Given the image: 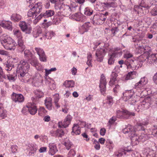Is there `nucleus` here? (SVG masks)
<instances>
[{"label": "nucleus", "mask_w": 157, "mask_h": 157, "mask_svg": "<svg viewBox=\"0 0 157 157\" xmlns=\"http://www.w3.org/2000/svg\"><path fill=\"white\" fill-rule=\"evenodd\" d=\"M42 7L40 3H37L35 4L32 8L30 9L28 11L27 15L28 17L32 19L35 18L33 21L34 24L36 25L43 17L44 18L49 17L53 16L55 14L53 10H48L45 12L41 13L37 16L42 11Z\"/></svg>", "instance_id": "obj_1"}, {"label": "nucleus", "mask_w": 157, "mask_h": 157, "mask_svg": "<svg viewBox=\"0 0 157 157\" xmlns=\"http://www.w3.org/2000/svg\"><path fill=\"white\" fill-rule=\"evenodd\" d=\"M1 44L7 50H14L15 43L13 40L6 34H4L0 36Z\"/></svg>", "instance_id": "obj_2"}, {"label": "nucleus", "mask_w": 157, "mask_h": 157, "mask_svg": "<svg viewBox=\"0 0 157 157\" xmlns=\"http://www.w3.org/2000/svg\"><path fill=\"white\" fill-rule=\"evenodd\" d=\"M30 65L29 63L24 60H21L17 67V72L20 74V76L23 77L28 73Z\"/></svg>", "instance_id": "obj_3"}, {"label": "nucleus", "mask_w": 157, "mask_h": 157, "mask_svg": "<svg viewBox=\"0 0 157 157\" xmlns=\"http://www.w3.org/2000/svg\"><path fill=\"white\" fill-rule=\"evenodd\" d=\"M123 100L124 101H128L131 105H134L136 102L134 92L133 90H127L123 93Z\"/></svg>", "instance_id": "obj_4"}, {"label": "nucleus", "mask_w": 157, "mask_h": 157, "mask_svg": "<svg viewBox=\"0 0 157 157\" xmlns=\"http://www.w3.org/2000/svg\"><path fill=\"white\" fill-rule=\"evenodd\" d=\"M148 139V136L147 135L142 134L140 136H138L135 133L134 136L131 137V144L132 145H135L139 144L140 140L144 142Z\"/></svg>", "instance_id": "obj_5"}, {"label": "nucleus", "mask_w": 157, "mask_h": 157, "mask_svg": "<svg viewBox=\"0 0 157 157\" xmlns=\"http://www.w3.org/2000/svg\"><path fill=\"white\" fill-rule=\"evenodd\" d=\"M86 125V122L82 121H80L78 124H74L72 128L71 134L73 135H79L81 133L80 127L83 128Z\"/></svg>", "instance_id": "obj_6"}, {"label": "nucleus", "mask_w": 157, "mask_h": 157, "mask_svg": "<svg viewBox=\"0 0 157 157\" xmlns=\"http://www.w3.org/2000/svg\"><path fill=\"white\" fill-rule=\"evenodd\" d=\"M119 50V49L117 48H115L112 50V54L110 55V58L108 60V63L110 65L113 64L115 61L114 58L117 57L119 55H120L121 53L118 52Z\"/></svg>", "instance_id": "obj_7"}, {"label": "nucleus", "mask_w": 157, "mask_h": 157, "mask_svg": "<svg viewBox=\"0 0 157 157\" xmlns=\"http://www.w3.org/2000/svg\"><path fill=\"white\" fill-rule=\"evenodd\" d=\"M106 19V17L103 14H99L94 16L93 19V24L99 25L103 23Z\"/></svg>", "instance_id": "obj_8"}, {"label": "nucleus", "mask_w": 157, "mask_h": 157, "mask_svg": "<svg viewBox=\"0 0 157 157\" xmlns=\"http://www.w3.org/2000/svg\"><path fill=\"white\" fill-rule=\"evenodd\" d=\"M151 102V99L150 97L148 96L145 98L141 104L138 105L136 106V107H138V109L141 110L147 109H148L150 105Z\"/></svg>", "instance_id": "obj_9"}, {"label": "nucleus", "mask_w": 157, "mask_h": 157, "mask_svg": "<svg viewBox=\"0 0 157 157\" xmlns=\"http://www.w3.org/2000/svg\"><path fill=\"white\" fill-rule=\"evenodd\" d=\"M106 52L107 49H105V47H104V46H103L102 48H100V49H98L95 54L97 61L101 62Z\"/></svg>", "instance_id": "obj_10"}, {"label": "nucleus", "mask_w": 157, "mask_h": 157, "mask_svg": "<svg viewBox=\"0 0 157 157\" xmlns=\"http://www.w3.org/2000/svg\"><path fill=\"white\" fill-rule=\"evenodd\" d=\"M117 117L119 118L127 119L130 115L134 116V113H131L125 110H118L116 112Z\"/></svg>", "instance_id": "obj_11"}, {"label": "nucleus", "mask_w": 157, "mask_h": 157, "mask_svg": "<svg viewBox=\"0 0 157 157\" xmlns=\"http://www.w3.org/2000/svg\"><path fill=\"white\" fill-rule=\"evenodd\" d=\"M19 26L21 30L26 34H30L32 31L30 26L24 21H21L19 24Z\"/></svg>", "instance_id": "obj_12"}, {"label": "nucleus", "mask_w": 157, "mask_h": 157, "mask_svg": "<svg viewBox=\"0 0 157 157\" xmlns=\"http://www.w3.org/2000/svg\"><path fill=\"white\" fill-rule=\"evenodd\" d=\"M35 50L39 56L40 61L46 62L47 61V57L43 49L39 47H36Z\"/></svg>", "instance_id": "obj_13"}, {"label": "nucleus", "mask_w": 157, "mask_h": 157, "mask_svg": "<svg viewBox=\"0 0 157 157\" xmlns=\"http://www.w3.org/2000/svg\"><path fill=\"white\" fill-rule=\"evenodd\" d=\"M136 130L134 128L133 126L130 124L128 125L125 128L123 129L122 132L124 134H128V135L131 138L134 136Z\"/></svg>", "instance_id": "obj_14"}, {"label": "nucleus", "mask_w": 157, "mask_h": 157, "mask_svg": "<svg viewBox=\"0 0 157 157\" xmlns=\"http://www.w3.org/2000/svg\"><path fill=\"white\" fill-rule=\"evenodd\" d=\"M107 82L106 79L104 75L102 74L101 76L100 81L99 87L101 93H103L106 90V85Z\"/></svg>", "instance_id": "obj_15"}, {"label": "nucleus", "mask_w": 157, "mask_h": 157, "mask_svg": "<svg viewBox=\"0 0 157 157\" xmlns=\"http://www.w3.org/2000/svg\"><path fill=\"white\" fill-rule=\"evenodd\" d=\"M72 119L71 116L70 115H68L65 117L63 122H59L58 123V126L59 128L63 127L66 128L71 123Z\"/></svg>", "instance_id": "obj_16"}, {"label": "nucleus", "mask_w": 157, "mask_h": 157, "mask_svg": "<svg viewBox=\"0 0 157 157\" xmlns=\"http://www.w3.org/2000/svg\"><path fill=\"white\" fill-rule=\"evenodd\" d=\"M10 81H14L15 80V77L12 75L8 74L6 76L3 72L2 69L0 67V82H3L4 79L6 78Z\"/></svg>", "instance_id": "obj_17"}, {"label": "nucleus", "mask_w": 157, "mask_h": 157, "mask_svg": "<svg viewBox=\"0 0 157 157\" xmlns=\"http://www.w3.org/2000/svg\"><path fill=\"white\" fill-rule=\"evenodd\" d=\"M144 85L142 84L139 82L135 84L134 86V88L137 90V91L139 93L138 94V95H140V97H142L143 96H144V93L146 91L143 88Z\"/></svg>", "instance_id": "obj_18"}, {"label": "nucleus", "mask_w": 157, "mask_h": 157, "mask_svg": "<svg viewBox=\"0 0 157 157\" xmlns=\"http://www.w3.org/2000/svg\"><path fill=\"white\" fill-rule=\"evenodd\" d=\"M11 97L12 100L15 102H22L24 100V97L21 94H17L13 93L11 95Z\"/></svg>", "instance_id": "obj_19"}, {"label": "nucleus", "mask_w": 157, "mask_h": 157, "mask_svg": "<svg viewBox=\"0 0 157 157\" xmlns=\"http://www.w3.org/2000/svg\"><path fill=\"white\" fill-rule=\"evenodd\" d=\"M155 151L149 148H145L143 151L144 157H155Z\"/></svg>", "instance_id": "obj_20"}, {"label": "nucleus", "mask_w": 157, "mask_h": 157, "mask_svg": "<svg viewBox=\"0 0 157 157\" xmlns=\"http://www.w3.org/2000/svg\"><path fill=\"white\" fill-rule=\"evenodd\" d=\"M72 18L77 21L84 22L86 21V17L80 13H76L72 15Z\"/></svg>", "instance_id": "obj_21"}, {"label": "nucleus", "mask_w": 157, "mask_h": 157, "mask_svg": "<svg viewBox=\"0 0 157 157\" xmlns=\"http://www.w3.org/2000/svg\"><path fill=\"white\" fill-rule=\"evenodd\" d=\"M90 27L89 22H85L82 25L79 27V32L82 34L87 32Z\"/></svg>", "instance_id": "obj_22"}, {"label": "nucleus", "mask_w": 157, "mask_h": 157, "mask_svg": "<svg viewBox=\"0 0 157 157\" xmlns=\"http://www.w3.org/2000/svg\"><path fill=\"white\" fill-rule=\"evenodd\" d=\"M42 34V29L40 27L37 26L33 29L32 34L35 38H36Z\"/></svg>", "instance_id": "obj_23"}, {"label": "nucleus", "mask_w": 157, "mask_h": 157, "mask_svg": "<svg viewBox=\"0 0 157 157\" xmlns=\"http://www.w3.org/2000/svg\"><path fill=\"white\" fill-rule=\"evenodd\" d=\"M129 65L131 67L135 69H138L139 67H141L143 65L141 63H139L137 60H132L129 63Z\"/></svg>", "instance_id": "obj_24"}, {"label": "nucleus", "mask_w": 157, "mask_h": 157, "mask_svg": "<svg viewBox=\"0 0 157 157\" xmlns=\"http://www.w3.org/2000/svg\"><path fill=\"white\" fill-rule=\"evenodd\" d=\"M28 106H29V112L31 115H34L36 113L37 109L35 105L29 103Z\"/></svg>", "instance_id": "obj_25"}, {"label": "nucleus", "mask_w": 157, "mask_h": 157, "mask_svg": "<svg viewBox=\"0 0 157 157\" xmlns=\"http://www.w3.org/2000/svg\"><path fill=\"white\" fill-rule=\"evenodd\" d=\"M49 153L51 155H54L58 150L56 145L54 143H50L49 145Z\"/></svg>", "instance_id": "obj_26"}, {"label": "nucleus", "mask_w": 157, "mask_h": 157, "mask_svg": "<svg viewBox=\"0 0 157 157\" xmlns=\"http://www.w3.org/2000/svg\"><path fill=\"white\" fill-rule=\"evenodd\" d=\"M117 76V74L114 72H113L111 75L110 81L109 82L110 86H112L116 83V78Z\"/></svg>", "instance_id": "obj_27"}, {"label": "nucleus", "mask_w": 157, "mask_h": 157, "mask_svg": "<svg viewBox=\"0 0 157 157\" xmlns=\"http://www.w3.org/2000/svg\"><path fill=\"white\" fill-rule=\"evenodd\" d=\"M52 99L50 97L47 98L45 100V104L47 108L49 110L52 109Z\"/></svg>", "instance_id": "obj_28"}, {"label": "nucleus", "mask_w": 157, "mask_h": 157, "mask_svg": "<svg viewBox=\"0 0 157 157\" xmlns=\"http://www.w3.org/2000/svg\"><path fill=\"white\" fill-rule=\"evenodd\" d=\"M147 62L150 64L154 63H156L157 62V58L154 55H151L148 56H147Z\"/></svg>", "instance_id": "obj_29"}, {"label": "nucleus", "mask_w": 157, "mask_h": 157, "mask_svg": "<svg viewBox=\"0 0 157 157\" xmlns=\"http://www.w3.org/2000/svg\"><path fill=\"white\" fill-rule=\"evenodd\" d=\"M30 63L31 65L36 67L37 70L40 71L41 70V67L38 68L37 67V66H39L40 65V64L36 58H32L31 60Z\"/></svg>", "instance_id": "obj_30"}, {"label": "nucleus", "mask_w": 157, "mask_h": 157, "mask_svg": "<svg viewBox=\"0 0 157 157\" xmlns=\"http://www.w3.org/2000/svg\"><path fill=\"white\" fill-rule=\"evenodd\" d=\"M10 18L12 21L14 22H18L21 20V16L19 14L15 13L12 14Z\"/></svg>", "instance_id": "obj_31"}, {"label": "nucleus", "mask_w": 157, "mask_h": 157, "mask_svg": "<svg viewBox=\"0 0 157 157\" xmlns=\"http://www.w3.org/2000/svg\"><path fill=\"white\" fill-rule=\"evenodd\" d=\"M13 35L17 39L22 38L23 37L21 32L19 30L14 29L13 30Z\"/></svg>", "instance_id": "obj_32"}, {"label": "nucleus", "mask_w": 157, "mask_h": 157, "mask_svg": "<svg viewBox=\"0 0 157 157\" xmlns=\"http://www.w3.org/2000/svg\"><path fill=\"white\" fill-rule=\"evenodd\" d=\"M63 13L65 16L67 17L72 13V10L70 7L68 6H65L63 10Z\"/></svg>", "instance_id": "obj_33"}, {"label": "nucleus", "mask_w": 157, "mask_h": 157, "mask_svg": "<svg viewBox=\"0 0 157 157\" xmlns=\"http://www.w3.org/2000/svg\"><path fill=\"white\" fill-rule=\"evenodd\" d=\"M148 122H144L142 123H139L138 124V125L136 127L137 128V130L144 131L145 130V128L144 126L147 124Z\"/></svg>", "instance_id": "obj_34"}, {"label": "nucleus", "mask_w": 157, "mask_h": 157, "mask_svg": "<svg viewBox=\"0 0 157 157\" xmlns=\"http://www.w3.org/2000/svg\"><path fill=\"white\" fill-rule=\"evenodd\" d=\"M6 116V111L4 109L2 104L0 103V117L2 118H4Z\"/></svg>", "instance_id": "obj_35"}, {"label": "nucleus", "mask_w": 157, "mask_h": 157, "mask_svg": "<svg viewBox=\"0 0 157 157\" xmlns=\"http://www.w3.org/2000/svg\"><path fill=\"white\" fill-rule=\"evenodd\" d=\"M63 144L67 150H69L73 145L72 143L67 138L65 140Z\"/></svg>", "instance_id": "obj_36"}, {"label": "nucleus", "mask_w": 157, "mask_h": 157, "mask_svg": "<svg viewBox=\"0 0 157 157\" xmlns=\"http://www.w3.org/2000/svg\"><path fill=\"white\" fill-rule=\"evenodd\" d=\"M136 72L134 71L129 72L127 75L125 79L126 80H128L134 78L135 75H136Z\"/></svg>", "instance_id": "obj_37"}, {"label": "nucleus", "mask_w": 157, "mask_h": 157, "mask_svg": "<svg viewBox=\"0 0 157 157\" xmlns=\"http://www.w3.org/2000/svg\"><path fill=\"white\" fill-rule=\"evenodd\" d=\"M18 45L21 49L22 51H23L25 49V47L24 44V43L22 40V38L17 40Z\"/></svg>", "instance_id": "obj_38"}, {"label": "nucleus", "mask_w": 157, "mask_h": 157, "mask_svg": "<svg viewBox=\"0 0 157 157\" xmlns=\"http://www.w3.org/2000/svg\"><path fill=\"white\" fill-rule=\"evenodd\" d=\"M103 4L107 8H114L117 6V4L114 1L110 2H104Z\"/></svg>", "instance_id": "obj_39"}, {"label": "nucleus", "mask_w": 157, "mask_h": 157, "mask_svg": "<svg viewBox=\"0 0 157 157\" xmlns=\"http://www.w3.org/2000/svg\"><path fill=\"white\" fill-rule=\"evenodd\" d=\"M13 65L10 61H7L5 64V69L7 71H10L13 67Z\"/></svg>", "instance_id": "obj_40"}, {"label": "nucleus", "mask_w": 157, "mask_h": 157, "mask_svg": "<svg viewBox=\"0 0 157 157\" xmlns=\"http://www.w3.org/2000/svg\"><path fill=\"white\" fill-rule=\"evenodd\" d=\"M147 58V55H142L138 57L137 60L138 61L139 63H141L142 64V63L146 60Z\"/></svg>", "instance_id": "obj_41"}, {"label": "nucleus", "mask_w": 157, "mask_h": 157, "mask_svg": "<svg viewBox=\"0 0 157 157\" xmlns=\"http://www.w3.org/2000/svg\"><path fill=\"white\" fill-rule=\"evenodd\" d=\"M3 28L7 29L10 31H12V23L9 21L5 22Z\"/></svg>", "instance_id": "obj_42"}, {"label": "nucleus", "mask_w": 157, "mask_h": 157, "mask_svg": "<svg viewBox=\"0 0 157 157\" xmlns=\"http://www.w3.org/2000/svg\"><path fill=\"white\" fill-rule=\"evenodd\" d=\"M146 49L143 46H139L136 48V51L138 53L142 54L144 53Z\"/></svg>", "instance_id": "obj_43"}, {"label": "nucleus", "mask_w": 157, "mask_h": 157, "mask_svg": "<svg viewBox=\"0 0 157 157\" xmlns=\"http://www.w3.org/2000/svg\"><path fill=\"white\" fill-rule=\"evenodd\" d=\"M74 85V82L72 80L67 81L65 82V85L67 87H73Z\"/></svg>", "instance_id": "obj_44"}, {"label": "nucleus", "mask_w": 157, "mask_h": 157, "mask_svg": "<svg viewBox=\"0 0 157 157\" xmlns=\"http://www.w3.org/2000/svg\"><path fill=\"white\" fill-rule=\"evenodd\" d=\"M55 134L56 136L61 137L64 135V133L62 129H60L56 131Z\"/></svg>", "instance_id": "obj_45"}, {"label": "nucleus", "mask_w": 157, "mask_h": 157, "mask_svg": "<svg viewBox=\"0 0 157 157\" xmlns=\"http://www.w3.org/2000/svg\"><path fill=\"white\" fill-rule=\"evenodd\" d=\"M93 12V10L88 8H86L84 11V14L87 16H90L92 14Z\"/></svg>", "instance_id": "obj_46"}, {"label": "nucleus", "mask_w": 157, "mask_h": 157, "mask_svg": "<svg viewBox=\"0 0 157 157\" xmlns=\"http://www.w3.org/2000/svg\"><path fill=\"white\" fill-rule=\"evenodd\" d=\"M35 93L36 96L39 98L42 97L44 95L43 92L40 90H36L35 92Z\"/></svg>", "instance_id": "obj_47"}, {"label": "nucleus", "mask_w": 157, "mask_h": 157, "mask_svg": "<svg viewBox=\"0 0 157 157\" xmlns=\"http://www.w3.org/2000/svg\"><path fill=\"white\" fill-rule=\"evenodd\" d=\"M151 134L157 138V127L154 126L151 129Z\"/></svg>", "instance_id": "obj_48"}, {"label": "nucleus", "mask_w": 157, "mask_h": 157, "mask_svg": "<svg viewBox=\"0 0 157 157\" xmlns=\"http://www.w3.org/2000/svg\"><path fill=\"white\" fill-rule=\"evenodd\" d=\"M55 35V33L54 32L52 31H50L46 33L45 36L47 39H51Z\"/></svg>", "instance_id": "obj_49"}, {"label": "nucleus", "mask_w": 157, "mask_h": 157, "mask_svg": "<svg viewBox=\"0 0 157 157\" xmlns=\"http://www.w3.org/2000/svg\"><path fill=\"white\" fill-rule=\"evenodd\" d=\"M107 103L109 105H112L113 103V98L110 96H107Z\"/></svg>", "instance_id": "obj_50"}, {"label": "nucleus", "mask_w": 157, "mask_h": 157, "mask_svg": "<svg viewBox=\"0 0 157 157\" xmlns=\"http://www.w3.org/2000/svg\"><path fill=\"white\" fill-rule=\"evenodd\" d=\"M117 118L116 117H112L109 120L108 123L109 125L110 126L112 124H114V122L116 121Z\"/></svg>", "instance_id": "obj_51"}, {"label": "nucleus", "mask_w": 157, "mask_h": 157, "mask_svg": "<svg viewBox=\"0 0 157 157\" xmlns=\"http://www.w3.org/2000/svg\"><path fill=\"white\" fill-rule=\"evenodd\" d=\"M119 31L117 27L113 28L111 29V33L113 36H115Z\"/></svg>", "instance_id": "obj_52"}, {"label": "nucleus", "mask_w": 157, "mask_h": 157, "mask_svg": "<svg viewBox=\"0 0 157 157\" xmlns=\"http://www.w3.org/2000/svg\"><path fill=\"white\" fill-rule=\"evenodd\" d=\"M29 111V106L28 104L25 107H24L22 110V113L24 114H26L28 111Z\"/></svg>", "instance_id": "obj_53"}, {"label": "nucleus", "mask_w": 157, "mask_h": 157, "mask_svg": "<svg viewBox=\"0 0 157 157\" xmlns=\"http://www.w3.org/2000/svg\"><path fill=\"white\" fill-rule=\"evenodd\" d=\"M24 54L25 57H29L31 56V52L29 50L26 49L24 51Z\"/></svg>", "instance_id": "obj_54"}, {"label": "nucleus", "mask_w": 157, "mask_h": 157, "mask_svg": "<svg viewBox=\"0 0 157 157\" xmlns=\"http://www.w3.org/2000/svg\"><path fill=\"white\" fill-rule=\"evenodd\" d=\"M75 154V151L73 149H71L68 154V157H72Z\"/></svg>", "instance_id": "obj_55"}, {"label": "nucleus", "mask_w": 157, "mask_h": 157, "mask_svg": "<svg viewBox=\"0 0 157 157\" xmlns=\"http://www.w3.org/2000/svg\"><path fill=\"white\" fill-rule=\"evenodd\" d=\"M147 79L145 77L141 78L139 81V82L144 85L147 83Z\"/></svg>", "instance_id": "obj_56"}, {"label": "nucleus", "mask_w": 157, "mask_h": 157, "mask_svg": "<svg viewBox=\"0 0 157 157\" xmlns=\"http://www.w3.org/2000/svg\"><path fill=\"white\" fill-rule=\"evenodd\" d=\"M54 102H56H56H58L59 99V94H55L54 95Z\"/></svg>", "instance_id": "obj_57"}, {"label": "nucleus", "mask_w": 157, "mask_h": 157, "mask_svg": "<svg viewBox=\"0 0 157 157\" xmlns=\"http://www.w3.org/2000/svg\"><path fill=\"white\" fill-rule=\"evenodd\" d=\"M94 143H95V145L94 146V148L97 150H99L100 148V145L98 142L95 140Z\"/></svg>", "instance_id": "obj_58"}, {"label": "nucleus", "mask_w": 157, "mask_h": 157, "mask_svg": "<svg viewBox=\"0 0 157 157\" xmlns=\"http://www.w3.org/2000/svg\"><path fill=\"white\" fill-rule=\"evenodd\" d=\"M133 56L129 52H128L124 54V57L127 59L130 58Z\"/></svg>", "instance_id": "obj_59"}, {"label": "nucleus", "mask_w": 157, "mask_h": 157, "mask_svg": "<svg viewBox=\"0 0 157 157\" xmlns=\"http://www.w3.org/2000/svg\"><path fill=\"white\" fill-rule=\"evenodd\" d=\"M17 147L16 146L14 145L12 146L11 147V149L12 152L13 153H16L17 151Z\"/></svg>", "instance_id": "obj_60"}, {"label": "nucleus", "mask_w": 157, "mask_h": 157, "mask_svg": "<svg viewBox=\"0 0 157 157\" xmlns=\"http://www.w3.org/2000/svg\"><path fill=\"white\" fill-rule=\"evenodd\" d=\"M153 80L155 83L157 85V72L153 76Z\"/></svg>", "instance_id": "obj_61"}, {"label": "nucleus", "mask_w": 157, "mask_h": 157, "mask_svg": "<svg viewBox=\"0 0 157 157\" xmlns=\"http://www.w3.org/2000/svg\"><path fill=\"white\" fill-rule=\"evenodd\" d=\"M47 147H42L39 150L40 153H43L46 151Z\"/></svg>", "instance_id": "obj_62"}, {"label": "nucleus", "mask_w": 157, "mask_h": 157, "mask_svg": "<svg viewBox=\"0 0 157 157\" xmlns=\"http://www.w3.org/2000/svg\"><path fill=\"white\" fill-rule=\"evenodd\" d=\"M115 85V86L113 88V90L114 93H117L118 90L120 86L118 85L117 84Z\"/></svg>", "instance_id": "obj_63"}, {"label": "nucleus", "mask_w": 157, "mask_h": 157, "mask_svg": "<svg viewBox=\"0 0 157 157\" xmlns=\"http://www.w3.org/2000/svg\"><path fill=\"white\" fill-rule=\"evenodd\" d=\"M0 54L2 55H6L7 56L8 55V52L3 50H0Z\"/></svg>", "instance_id": "obj_64"}]
</instances>
